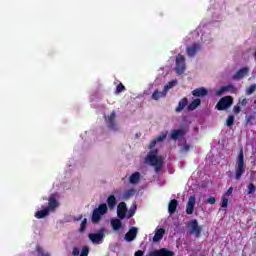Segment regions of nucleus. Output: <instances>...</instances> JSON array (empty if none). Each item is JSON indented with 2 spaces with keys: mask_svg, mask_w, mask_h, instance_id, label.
I'll return each instance as SVG.
<instances>
[{
  "mask_svg": "<svg viewBox=\"0 0 256 256\" xmlns=\"http://www.w3.org/2000/svg\"><path fill=\"white\" fill-rule=\"evenodd\" d=\"M107 204L103 203L98 206V208L94 209L92 212L91 221L94 225H97L103 217L107 213Z\"/></svg>",
  "mask_w": 256,
  "mask_h": 256,
  "instance_id": "7ed1b4c3",
  "label": "nucleus"
},
{
  "mask_svg": "<svg viewBox=\"0 0 256 256\" xmlns=\"http://www.w3.org/2000/svg\"><path fill=\"white\" fill-rule=\"evenodd\" d=\"M36 251L38 252V256H50L49 253H45L39 245L36 246Z\"/></svg>",
  "mask_w": 256,
  "mask_h": 256,
  "instance_id": "c9c22d12",
  "label": "nucleus"
},
{
  "mask_svg": "<svg viewBox=\"0 0 256 256\" xmlns=\"http://www.w3.org/2000/svg\"><path fill=\"white\" fill-rule=\"evenodd\" d=\"M229 205V199L225 196L222 197V204H221V207L223 209L227 208V206Z\"/></svg>",
  "mask_w": 256,
  "mask_h": 256,
  "instance_id": "e433bc0d",
  "label": "nucleus"
},
{
  "mask_svg": "<svg viewBox=\"0 0 256 256\" xmlns=\"http://www.w3.org/2000/svg\"><path fill=\"white\" fill-rule=\"evenodd\" d=\"M247 103H248L247 98H244L242 100H239L238 105H240L241 107H245V105H247Z\"/></svg>",
  "mask_w": 256,
  "mask_h": 256,
  "instance_id": "ea45409f",
  "label": "nucleus"
},
{
  "mask_svg": "<svg viewBox=\"0 0 256 256\" xmlns=\"http://www.w3.org/2000/svg\"><path fill=\"white\" fill-rule=\"evenodd\" d=\"M165 235L164 228H160L155 231L154 237L152 238L153 243H159L161 239H163V236Z\"/></svg>",
  "mask_w": 256,
  "mask_h": 256,
  "instance_id": "6ab92c4d",
  "label": "nucleus"
},
{
  "mask_svg": "<svg viewBox=\"0 0 256 256\" xmlns=\"http://www.w3.org/2000/svg\"><path fill=\"white\" fill-rule=\"evenodd\" d=\"M233 123H235V116L229 115L226 120L227 127H233Z\"/></svg>",
  "mask_w": 256,
  "mask_h": 256,
  "instance_id": "7c9ffc66",
  "label": "nucleus"
},
{
  "mask_svg": "<svg viewBox=\"0 0 256 256\" xmlns=\"http://www.w3.org/2000/svg\"><path fill=\"white\" fill-rule=\"evenodd\" d=\"M72 255L73 256H78L79 255V248L74 247L73 250H72Z\"/></svg>",
  "mask_w": 256,
  "mask_h": 256,
  "instance_id": "37998d69",
  "label": "nucleus"
},
{
  "mask_svg": "<svg viewBox=\"0 0 256 256\" xmlns=\"http://www.w3.org/2000/svg\"><path fill=\"white\" fill-rule=\"evenodd\" d=\"M141 179V173L139 172H134L130 177H129V183L132 185H137V182L140 181Z\"/></svg>",
  "mask_w": 256,
  "mask_h": 256,
  "instance_id": "b1692460",
  "label": "nucleus"
},
{
  "mask_svg": "<svg viewBox=\"0 0 256 256\" xmlns=\"http://www.w3.org/2000/svg\"><path fill=\"white\" fill-rule=\"evenodd\" d=\"M199 105H201V99L197 98V99L193 100V101L187 106V110H188V111H195V109L198 108Z\"/></svg>",
  "mask_w": 256,
  "mask_h": 256,
  "instance_id": "393cba45",
  "label": "nucleus"
},
{
  "mask_svg": "<svg viewBox=\"0 0 256 256\" xmlns=\"http://www.w3.org/2000/svg\"><path fill=\"white\" fill-rule=\"evenodd\" d=\"M207 203H209L210 205H215V203H217V200L215 199V197H210L207 199Z\"/></svg>",
  "mask_w": 256,
  "mask_h": 256,
  "instance_id": "a19ab883",
  "label": "nucleus"
},
{
  "mask_svg": "<svg viewBox=\"0 0 256 256\" xmlns=\"http://www.w3.org/2000/svg\"><path fill=\"white\" fill-rule=\"evenodd\" d=\"M115 117H116L115 111H112L107 119V127H108V129H111L112 131L118 130L117 122L115 121Z\"/></svg>",
  "mask_w": 256,
  "mask_h": 256,
  "instance_id": "1a4fd4ad",
  "label": "nucleus"
},
{
  "mask_svg": "<svg viewBox=\"0 0 256 256\" xmlns=\"http://www.w3.org/2000/svg\"><path fill=\"white\" fill-rule=\"evenodd\" d=\"M253 119H255V116H253V115L246 116L247 125L251 124V121H253Z\"/></svg>",
  "mask_w": 256,
  "mask_h": 256,
  "instance_id": "79ce46f5",
  "label": "nucleus"
},
{
  "mask_svg": "<svg viewBox=\"0 0 256 256\" xmlns=\"http://www.w3.org/2000/svg\"><path fill=\"white\" fill-rule=\"evenodd\" d=\"M109 209H113L117 205V198L114 195H110L107 199Z\"/></svg>",
  "mask_w": 256,
  "mask_h": 256,
  "instance_id": "a878e982",
  "label": "nucleus"
},
{
  "mask_svg": "<svg viewBox=\"0 0 256 256\" xmlns=\"http://www.w3.org/2000/svg\"><path fill=\"white\" fill-rule=\"evenodd\" d=\"M57 207H59V202L57 201V199L54 196H51L48 199V206H46V209L50 213H55V210L57 209Z\"/></svg>",
  "mask_w": 256,
  "mask_h": 256,
  "instance_id": "9b49d317",
  "label": "nucleus"
},
{
  "mask_svg": "<svg viewBox=\"0 0 256 256\" xmlns=\"http://www.w3.org/2000/svg\"><path fill=\"white\" fill-rule=\"evenodd\" d=\"M133 216V213H131L128 217H132Z\"/></svg>",
  "mask_w": 256,
  "mask_h": 256,
  "instance_id": "09e8293b",
  "label": "nucleus"
},
{
  "mask_svg": "<svg viewBox=\"0 0 256 256\" xmlns=\"http://www.w3.org/2000/svg\"><path fill=\"white\" fill-rule=\"evenodd\" d=\"M189 149H191V146L187 143H185L182 148H181V152L182 153H189Z\"/></svg>",
  "mask_w": 256,
  "mask_h": 256,
  "instance_id": "4c0bfd02",
  "label": "nucleus"
},
{
  "mask_svg": "<svg viewBox=\"0 0 256 256\" xmlns=\"http://www.w3.org/2000/svg\"><path fill=\"white\" fill-rule=\"evenodd\" d=\"M177 207H179V201L177 199H173L168 204V213L169 215H175L177 211Z\"/></svg>",
  "mask_w": 256,
  "mask_h": 256,
  "instance_id": "f3484780",
  "label": "nucleus"
},
{
  "mask_svg": "<svg viewBox=\"0 0 256 256\" xmlns=\"http://www.w3.org/2000/svg\"><path fill=\"white\" fill-rule=\"evenodd\" d=\"M185 56L178 54V56L176 57V67H175V71L177 75H183V73H185Z\"/></svg>",
  "mask_w": 256,
  "mask_h": 256,
  "instance_id": "0eeeda50",
  "label": "nucleus"
},
{
  "mask_svg": "<svg viewBox=\"0 0 256 256\" xmlns=\"http://www.w3.org/2000/svg\"><path fill=\"white\" fill-rule=\"evenodd\" d=\"M188 227L190 228L189 233L190 235H194V237L199 238L201 237V233L203 231V228L199 226V222L197 219H193L188 223Z\"/></svg>",
  "mask_w": 256,
  "mask_h": 256,
  "instance_id": "423d86ee",
  "label": "nucleus"
},
{
  "mask_svg": "<svg viewBox=\"0 0 256 256\" xmlns=\"http://www.w3.org/2000/svg\"><path fill=\"white\" fill-rule=\"evenodd\" d=\"M117 215L119 219H125L127 215V204L125 202H120L118 204Z\"/></svg>",
  "mask_w": 256,
  "mask_h": 256,
  "instance_id": "4468645a",
  "label": "nucleus"
},
{
  "mask_svg": "<svg viewBox=\"0 0 256 256\" xmlns=\"http://www.w3.org/2000/svg\"><path fill=\"white\" fill-rule=\"evenodd\" d=\"M254 91H256V84H252L247 88L246 95H253Z\"/></svg>",
  "mask_w": 256,
  "mask_h": 256,
  "instance_id": "72a5a7b5",
  "label": "nucleus"
},
{
  "mask_svg": "<svg viewBox=\"0 0 256 256\" xmlns=\"http://www.w3.org/2000/svg\"><path fill=\"white\" fill-rule=\"evenodd\" d=\"M166 96H167V92L164 89L162 92L159 90H155L151 96V99H153V101H159V99Z\"/></svg>",
  "mask_w": 256,
  "mask_h": 256,
  "instance_id": "aec40b11",
  "label": "nucleus"
},
{
  "mask_svg": "<svg viewBox=\"0 0 256 256\" xmlns=\"http://www.w3.org/2000/svg\"><path fill=\"white\" fill-rule=\"evenodd\" d=\"M146 161H148L152 167H155L156 173L161 171V168L163 167V159L158 157L157 150H155L153 154H149L146 158Z\"/></svg>",
  "mask_w": 256,
  "mask_h": 256,
  "instance_id": "f03ea898",
  "label": "nucleus"
},
{
  "mask_svg": "<svg viewBox=\"0 0 256 256\" xmlns=\"http://www.w3.org/2000/svg\"><path fill=\"white\" fill-rule=\"evenodd\" d=\"M255 190H256V187L254 186L253 183H250L247 186V193H248V195H253V193H255Z\"/></svg>",
  "mask_w": 256,
  "mask_h": 256,
  "instance_id": "f704fd0d",
  "label": "nucleus"
},
{
  "mask_svg": "<svg viewBox=\"0 0 256 256\" xmlns=\"http://www.w3.org/2000/svg\"><path fill=\"white\" fill-rule=\"evenodd\" d=\"M105 231V227H102L99 229L98 233L88 234V239H90L94 245H101V243H103V239H105Z\"/></svg>",
  "mask_w": 256,
  "mask_h": 256,
  "instance_id": "20e7f679",
  "label": "nucleus"
},
{
  "mask_svg": "<svg viewBox=\"0 0 256 256\" xmlns=\"http://www.w3.org/2000/svg\"><path fill=\"white\" fill-rule=\"evenodd\" d=\"M148 256H175V252L167 248H161V249L153 250L149 252Z\"/></svg>",
  "mask_w": 256,
  "mask_h": 256,
  "instance_id": "6e6552de",
  "label": "nucleus"
},
{
  "mask_svg": "<svg viewBox=\"0 0 256 256\" xmlns=\"http://www.w3.org/2000/svg\"><path fill=\"white\" fill-rule=\"evenodd\" d=\"M125 90H126V88H125V86L123 85V83H119V84L117 85V87H116L115 93H116V95H119V93H123V91H125Z\"/></svg>",
  "mask_w": 256,
  "mask_h": 256,
  "instance_id": "473e14b6",
  "label": "nucleus"
},
{
  "mask_svg": "<svg viewBox=\"0 0 256 256\" xmlns=\"http://www.w3.org/2000/svg\"><path fill=\"white\" fill-rule=\"evenodd\" d=\"M83 219V215L81 214L78 218L75 219V221H81Z\"/></svg>",
  "mask_w": 256,
  "mask_h": 256,
  "instance_id": "de8ad7c7",
  "label": "nucleus"
},
{
  "mask_svg": "<svg viewBox=\"0 0 256 256\" xmlns=\"http://www.w3.org/2000/svg\"><path fill=\"white\" fill-rule=\"evenodd\" d=\"M155 145H157V141L156 140H152L149 144V149H153L155 147Z\"/></svg>",
  "mask_w": 256,
  "mask_h": 256,
  "instance_id": "49530a36",
  "label": "nucleus"
},
{
  "mask_svg": "<svg viewBox=\"0 0 256 256\" xmlns=\"http://www.w3.org/2000/svg\"><path fill=\"white\" fill-rule=\"evenodd\" d=\"M188 103H189V100L187 99V97L182 98L175 109L176 113H181V111L185 109Z\"/></svg>",
  "mask_w": 256,
  "mask_h": 256,
  "instance_id": "412c9836",
  "label": "nucleus"
},
{
  "mask_svg": "<svg viewBox=\"0 0 256 256\" xmlns=\"http://www.w3.org/2000/svg\"><path fill=\"white\" fill-rule=\"evenodd\" d=\"M111 226L114 231H119V229H121V227H123V224L121 223V220L114 219L111 221Z\"/></svg>",
  "mask_w": 256,
  "mask_h": 256,
  "instance_id": "bb28decb",
  "label": "nucleus"
},
{
  "mask_svg": "<svg viewBox=\"0 0 256 256\" xmlns=\"http://www.w3.org/2000/svg\"><path fill=\"white\" fill-rule=\"evenodd\" d=\"M227 91H230L231 93H235V86L233 85H227L223 86L216 92V95H223V93H227Z\"/></svg>",
  "mask_w": 256,
  "mask_h": 256,
  "instance_id": "5701e85b",
  "label": "nucleus"
},
{
  "mask_svg": "<svg viewBox=\"0 0 256 256\" xmlns=\"http://www.w3.org/2000/svg\"><path fill=\"white\" fill-rule=\"evenodd\" d=\"M195 201H196L195 195H191L186 205L187 215H193V211L195 209Z\"/></svg>",
  "mask_w": 256,
  "mask_h": 256,
  "instance_id": "f8f14e48",
  "label": "nucleus"
},
{
  "mask_svg": "<svg viewBox=\"0 0 256 256\" xmlns=\"http://www.w3.org/2000/svg\"><path fill=\"white\" fill-rule=\"evenodd\" d=\"M233 113H234L235 115H239V114L241 113V106H239V104L236 105V106H234V108H233Z\"/></svg>",
  "mask_w": 256,
  "mask_h": 256,
  "instance_id": "58836bf2",
  "label": "nucleus"
},
{
  "mask_svg": "<svg viewBox=\"0 0 256 256\" xmlns=\"http://www.w3.org/2000/svg\"><path fill=\"white\" fill-rule=\"evenodd\" d=\"M231 105H233V97L225 96L218 101V103L216 104V109L218 111H226V109H229Z\"/></svg>",
  "mask_w": 256,
  "mask_h": 256,
  "instance_id": "39448f33",
  "label": "nucleus"
},
{
  "mask_svg": "<svg viewBox=\"0 0 256 256\" xmlns=\"http://www.w3.org/2000/svg\"><path fill=\"white\" fill-rule=\"evenodd\" d=\"M49 213H50L49 210L47 209V207H45V208L42 209V210H38V211L35 213L34 217H35L36 219H45V217H48Z\"/></svg>",
  "mask_w": 256,
  "mask_h": 256,
  "instance_id": "4be33fe9",
  "label": "nucleus"
},
{
  "mask_svg": "<svg viewBox=\"0 0 256 256\" xmlns=\"http://www.w3.org/2000/svg\"><path fill=\"white\" fill-rule=\"evenodd\" d=\"M145 255V252L143 250H138L134 253V256H143Z\"/></svg>",
  "mask_w": 256,
  "mask_h": 256,
  "instance_id": "a18cd8bd",
  "label": "nucleus"
},
{
  "mask_svg": "<svg viewBox=\"0 0 256 256\" xmlns=\"http://www.w3.org/2000/svg\"><path fill=\"white\" fill-rule=\"evenodd\" d=\"M135 193H137L135 189L126 190L123 194V199L127 201L128 199H131V197H133Z\"/></svg>",
  "mask_w": 256,
  "mask_h": 256,
  "instance_id": "cd10ccee",
  "label": "nucleus"
},
{
  "mask_svg": "<svg viewBox=\"0 0 256 256\" xmlns=\"http://www.w3.org/2000/svg\"><path fill=\"white\" fill-rule=\"evenodd\" d=\"M169 132H164L162 133L160 136H158L155 140H156V143H162V141H165V139H167V134Z\"/></svg>",
  "mask_w": 256,
  "mask_h": 256,
  "instance_id": "2f4dec72",
  "label": "nucleus"
},
{
  "mask_svg": "<svg viewBox=\"0 0 256 256\" xmlns=\"http://www.w3.org/2000/svg\"><path fill=\"white\" fill-rule=\"evenodd\" d=\"M225 195L227 197H229V195H233V187L228 188V190L226 191Z\"/></svg>",
  "mask_w": 256,
  "mask_h": 256,
  "instance_id": "c03bdc74",
  "label": "nucleus"
},
{
  "mask_svg": "<svg viewBox=\"0 0 256 256\" xmlns=\"http://www.w3.org/2000/svg\"><path fill=\"white\" fill-rule=\"evenodd\" d=\"M247 75H249V68L243 67L235 73L232 79H234V81H239V79H243V77H247Z\"/></svg>",
  "mask_w": 256,
  "mask_h": 256,
  "instance_id": "2eb2a0df",
  "label": "nucleus"
},
{
  "mask_svg": "<svg viewBox=\"0 0 256 256\" xmlns=\"http://www.w3.org/2000/svg\"><path fill=\"white\" fill-rule=\"evenodd\" d=\"M137 233V227H131L124 236L125 241H128V243H131V241H135V239L137 238Z\"/></svg>",
  "mask_w": 256,
  "mask_h": 256,
  "instance_id": "9d476101",
  "label": "nucleus"
},
{
  "mask_svg": "<svg viewBox=\"0 0 256 256\" xmlns=\"http://www.w3.org/2000/svg\"><path fill=\"white\" fill-rule=\"evenodd\" d=\"M176 85H177V80H172L164 86V91L167 93V91H169V89H173V87H175Z\"/></svg>",
  "mask_w": 256,
  "mask_h": 256,
  "instance_id": "c85d7f7f",
  "label": "nucleus"
},
{
  "mask_svg": "<svg viewBox=\"0 0 256 256\" xmlns=\"http://www.w3.org/2000/svg\"><path fill=\"white\" fill-rule=\"evenodd\" d=\"M193 97H207L209 91L205 87L196 88L192 91Z\"/></svg>",
  "mask_w": 256,
  "mask_h": 256,
  "instance_id": "dca6fc26",
  "label": "nucleus"
},
{
  "mask_svg": "<svg viewBox=\"0 0 256 256\" xmlns=\"http://www.w3.org/2000/svg\"><path fill=\"white\" fill-rule=\"evenodd\" d=\"M171 139L173 141H177L179 139H183V137H185V129L181 128V129H174L171 131Z\"/></svg>",
  "mask_w": 256,
  "mask_h": 256,
  "instance_id": "ddd939ff",
  "label": "nucleus"
},
{
  "mask_svg": "<svg viewBox=\"0 0 256 256\" xmlns=\"http://www.w3.org/2000/svg\"><path fill=\"white\" fill-rule=\"evenodd\" d=\"M199 49H201L199 44H193L192 46H190L186 49V53H187L188 57H195V55H197V51H199Z\"/></svg>",
  "mask_w": 256,
  "mask_h": 256,
  "instance_id": "a211bd4d",
  "label": "nucleus"
},
{
  "mask_svg": "<svg viewBox=\"0 0 256 256\" xmlns=\"http://www.w3.org/2000/svg\"><path fill=\"white\" fill-rule=\"evenodd\" d=\"M245 173V156L243 155V148H240L238 158L236 161L235 179L236 181L241 180Z\"/></svg>",
  "mask_w": 256,
  "mask_h": 256,
  "instance_id": "f257e3e1",
  "label": "nucleus"
},
{
  "mask_svg": "<svg viewBox=\"0 0 256 256\" xmlns=\"http://www.w3.org/2000/svg\"><path fill=\"white\" fill-rule=\"evenodd\" d=\"M87 229V218H84L80 224L79 233H85Z\"/></svg>",
  "mask_w": 256,
  "mask_h": 256,
  "instance_id": "c756f323",
  "label": "nucleus"
}]
</instances>
